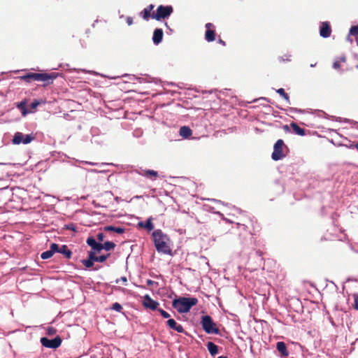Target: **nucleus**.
Segmentation results:
<instances>
[{"label": "nucleus", "mask_w": 358, "mask_h": 358, "mask_svg": "<svg viewBox=\"0 0 358 358\" xmlns=\"http://www.w3.org/2000/svg\"><path fill=\"white\" fill-rule=\"evenodd\" d=\"M152 239L156 250L164 254H171V249L169 246V238L162 232L161 229H156L152 232Z\"/></svg>", "instance_id": "nucleus-1"}, {"label": "nucleus", "mask_w": 358, "mask_h": 358, "mask_svg": "<svg viewBox=\"0 0 358 358\" xmlns=\"http://www.w3.org/2000/svg\"><path fill=\"white\" fill-rule=\"evenodd\" d=\"M57 78L55 73H28L24 76H20V79L27 83L31 81H40L43 83V86H47L52 83Z\"/></svg>", "instance_id": "nucleus-2"}, {"label": "nucleus", "mask_w": 358, "mask_h": 358, "mask_svg": "<svg viewBox=\"0 0 358 358\" xmlns=\"http://www.w3.org/2000/svg\"><path fill=\"white\" fill-rule=\"evenodd\" d=\"M197 303L198 299L194 297H179L173 301L172 306L179 313H185L189 312Z\"/></svg>", "instance_id": "nucleus-3"}, {"label": "nucleus", "mask_w": 358, "mask_h": 358, "mask_svg": "<svg viewBox=\"0 0 358 358\" xmlns=\"http://www.w3.org/2000/svg\"><path fill=\"white\" fill-rule=\"evenodd\" d=\"M201 324L202 326L203 329L207 334H220V329L217 327L216 324L213 322L212 317L209 315L202 316Z\"/></svg>", "instance_id": "nucleus-4"}, {"label": "nucleus", "mask_w": 358, "mask_h": 358, "mask_svg": "<svg viewBox=\"0 0 358 358\" xmlns=\"http://www.w3.org/2000/svg\"><path fill=\"white\" fill-rule=\"evenodd\" d=\"M173 11V9L171 6L160 5L155 12H152V19L159 21L170 16Z\"/></svg>", "instance_id": "nucleus-5"}, {"label": "nucleus", "mask_w": 358, "mask_h": 358, "mask_svg": "<svg viewBox=\"0 0 358 358\" xmlns=\"http://www.w3.org/2000/svg\"><path fill=\"white\" fill-rule=\"evenodd\" d=\"M287 146L285 145L284 141L282 139H279L273 145V151L271 155V157L275 161H278L283 159L285 157L284 149H286Z\"/></svg>", "instance_id": "nucleus-6"}, {"label": "nucleus", "mask_w": 358, "mask_h": 358, "mask_svg": "<svg viewBox=\"0 0 358 358\" xmlns=\"http://www.w3.org/2000/svg\"><path fill=\"white\" fill-rule=\"evenodd\" d=\"M62 338L58 336L53 339H49L46 337H42L41 338V343L43 346L52 349L59 348L62 344Z\"/></svg>", "instance_id": "nucleus-7"}, {"label": "nucleus", "mask_w": 358, "mask_h": 358, "mask_svg": "<svg viewBox=\"0 0 358 358\" xmlns=\"http://www.w3.org/2000/svg\"><path fill=\"white\" fill-rule=\"evenodd\" d=\"M34 139V137L30 134L24 135L21 132H17L15 134L12 142L13 144L18 145L21 143L27 144L31 143Z\"/></svg>", "instance_id": "nucleus-8"}, {"label": "nucleus", "mask_w": 358, "mask_h": 358, "mask_svg": "<svg viewBox=\"0 0 358 358\" xmlns=\"http://www.w3.org/2000/svg\"><path fill=\"white\" fill-rule=\"evenodd\" d=\"M206 31L205 32V39L208 42H212L215 40V25L210 22H208L205 25Z\"/></svg>", "instance_id": "nucleus-9"}, {"label": "nucleus", "mask_w": 358, "mask_h": 358, "mask_svg": "<svg viewBox=\"0 0 358 358\" xmlns=\"http://www.w3.org/2000/svg\"><path fill=\"white\" fill-rule=\"evenodd\" d=\"M86 242L92 248L90 252H94V255L97 252H100L103 250L102 243L96 242L92 236L88 237Z\"/></svg>", "instance_id": "nucleus-10"}, {"label": "nucleus", "mask_w": 358, "mask_h": 358, "mask_svg": "<svg viewBox=\"0 0 358 358\" xmlns=\"http://www.w3.org/2000/svg\"><path fill=\"white\" fill-rule=\"evenodd\" d=\"M143 306L146 308H150L152 310H157L158 306L159 305V303L155 300H153L149 295L146 294L143 297Z\"/></svg>", "instance_id": "nucleus-11"}, {"label": "nucleus", "mask_w": 358, "mask_h": 358, "mask_svg": "<svg viewBox=\"0 0 358 358\" xmlns=\"http://www.w3.org/2000/svg\"><path fill=\"white\" fill-rule=\"evenodd\" d=\"M331 33V29L329 22H322L320 26V36L322 38H328Z\"/></svg>", "instance_id": "nucleus-12"}, {"label": "nucleus", "mask_w": 358, "mask_h": 358, "mask_svg": "<svg viewBox=\"0 0 358 358\" xmlns=\"http://www.w3.org/2000/svg\"><path fill=\"white\" fill-rule=\"evenodd\" d=\"M138 173L141 176L146 177L152 180H155L159 176L157 171L150 169H141Z\"/></svg>", "instance_id": "nucleus-13"}, {"label": "nucleus", "mask_w": 358, "mask_h": 358, "mask_svg": "<svg viewBox=\"0 0 358 358\" xmlns=\"http://www.w3.org/2000/svg\"><path fill=\"white\" fill-rule=\"evenodd\" d=\"M154 7L155 6L152 4L148 5L140 13V16L146 21H148L150 17L152 18V10Z\"/></svg>", "instance_id": "nucleus-14"}, {"label": "nucleus", "mask_w": 358, "mask_h": 358, "mask_svg": "<svg viewBox=\"0 0 358 358\" xmlns=\"http://www.w3.org/2000/svg\"><path fill=\"white\" fill-rule=\"evenodd\" d=\"M169 328L176 330L178 333L185 332V329L181 324H178L173 319H169L166 322Z\"/></svg>", "instance_id": "nucleus-15"}, {"label": "nucleus", "mask_w": 358, "mask_h": 358, "mask_svg": "<svg viewBox=\"0 0 358 358\" xmlns=\"http://www.w3.org/2000/svg\"><path fill=\"white\" fill-rule=\"evenodd\" d=\"M94 252H88V259H83L81 262L86 268H90L94 266V262H95V259H94Z\"/></svg>", "instance_id": "nucleus-16"}, {"label": "nucleus", "mask_w": 358, "mask_h": 358, "mask_svg": "<svg viewBox=\"0 0 358 358\" xmlns=\"http://www.w3.org/2000/svg\"><path fill=\"white\" fill-rule=\"evenodd\" d=\"M163 31L162 29H156L154 31L152 41L155 45H158L162 41Z\"/></svg>", "instance_id": "nucleus-17"}, {"label": "nucleus", "mask_w": 358, "mask_h": 358, "mask_svg": "<svg viewBox=\"0 0 358 358\" xmlns=\"http://www.w3.org/2000/svg\"><path fill=\"white\" fill-rule=\"evenodd\" d=\"M276 348L278 351L280 353L281 356L287 357L289 355V352L287 350L286 345L284 342H278L276 344Z\"/></svg>", "instance_id": "nucleus-18"}, {"label": "nucleus", "mask_w": 358, "mask_h": 358, "mask_svg": "<svg viewBox=\"0 0 358 358\" xmlns=\"http://www.w3.org/2000/svg\"><path fill=\"white\" fill-rule=\"evenodd\" d=\"M138 226L141 227L146 229L148 231H150L154 229V224L152 223V218L149 217L146 222H141L138 223Z\"/></svg>", "instance_id": "nucleus-19"}, {"label": "nucleus", "mask_w": 358, "mask_h": 358, "mask_svg": "<svg viewBox=\"0 0 358 358\" xmlns=\"http://www.w3.org/2000/svg\"><path fill=\"white\" fill-rule=\"evenodd\" d=\"M291 127L292 128L294 132L297 135L303 136L306 135V131L304 129L301 128L297 124L292 122L290 124Z\"/></svg>", "instance_id": "nucleus-20"}, {"label": "nucleus", "mask_w": 358, "mask_h": 358, "mask_svg": "<svg viewBox=\"0 0 358 358\" xmlns=\"http://www.w3.org/2000/svg\"><path fill=\"white\" fill-rule=\"evenodd\" d=\"M179 133L183 138H189L192 134V131L190 128L186 126L180 127Z\"/></svg>", "instance_id": "nucleus-21"}, {"label": "nucleus", "mask_w": 358, "mask_h": 358, "mask_svg": "<svg viewBox=\"0 0 358 358\" xmlns=\"http://www.w3.org/2000/svg\"><path fill=\"white\" fill-rule=\"evenodd\" d=\"M207 348H208V350L210 352V354L212 355V356H215V355H217L218 353V346L216 345L213 342H208L207 343Z\"/></svg>", "instance_id": "nucleus-22"}, {"label": "nucleus", "mask_w": 358, "mask_h": 358, "mask_svg": "<svg viewBox=\"0 0 358 358\" xmlns=\"http://www.w3.org/2000/svg\"><path fill=\"white\" fill-rule=\"evenodd\" d=\"M346 62V57L345 56H341L335 59L333 63V68L336 70H339L341 64L345 63Z\"/></svg>", "instance_id": "nucleus-23"}, {"label": "nucleus", "mask_w": 358, "mask_h": 358, "mask_svg": "<svg viewBox=\"0 0 358 358\" xmlns=\"http://www.w3.org/2000/svg\"><path fill=\"white\" fill-rule=\"evenodd\" d=\"M59 253L63 254L67 259H70L72 255L71 251L66 245H63L62 247H60Z\"/></svg>", "instance_id": "nucleus-24"}, {"label": "nucleus", "mask_w": 358, "mask_h": 358, "mask_svg": "<svg viewBox=\"0 0 358 358\" xmlns=\"http://www.w3.org/2000/svg\"><path fill=\"white\" fill-rule=\"evenodd\" d=\"M26 106L27 101L25 100L22 101L17 105V108H19L21 110L22 116H25L29 113V111L27 110Z\"/></svg>", "instance_id": "nucleus-25"}, {"label": "nucleus", "mask_w": 358, "mask_h": 358, "mask_svg": "<svg viewBox=\"0 0 358 358\" xmlns=\"http://www.w3.org/2000/svg\"><path fill=\"white\" fill-rule=\"evenodd\" d=\"M106 231H114L117 234H122L124 231V229L122 227H116L114 226H106L104 227Z\"/></svg>", "instance_id": "nucleus-26"}, {"label": "nucleus", "mask_w": 358, "mask_h": 358, "mask_svg": "<svg viewBox=\"0 0 358 358\" xmlns=\"http://www.w3.org/2000/svg\"><path fill=\"white\" fill-rule=\"evenodd\" d=\"M275 91L287 103H290L289 95L285 92L284 89L280 88Z\"/></svg>", "instance_id": "nucleus-27"}, {"label": "nucleus", "mask_w": 358, "mask_h": 358, "mask_svg": "<svg viewBox=\"0 0 358 358\" xmlns=\"http://www.w3.org/2000/svg\"><path fill=\"white\" fill-rule=\"evenodd\" d=\"M116 245L113 242L106 241L102 244L103 250L110 251L115 248Z\"/></svg>", "instance_id": "nucleus-28"}, {"label": "nucleus", "mask_w": 358, "mask_h": 358, "mask_svg": "<svg viewBox=\"0 0 358 358\" xmlns=\"http://www.w3.org/2000/svg\"><path fill=\"white\" fill-rule=\"evenodd\" d=\"M109 256L110 254L103 255L101 256H96V255H94V259H95V262H103L109 257Z\"/></svg>", "instance_id": "nucleus-29"}, {"label": "nucleus", "mask_w": 358, "mask_h": 358, "mask_svg": "<svg viewBox=\"0 0 358 358\" xmlns=\"http://www.w3.org/2000/svg\"><path fill=\"white\" fill-rule=\"evenodd\" d=\"M53 255H54V253L50 250H49L45 252H43L41 254V257L43 259H47L52 257Z\"/></svg>", "instance_id": "nucleus-30"}, {"label": "nucleus", "mask_w": 358, "mask_h": 358, "mask_svg": "<svg viewBox=\"0 0 358 358\" xmlns=\"http://www.w3.org/2000/svg\"><path fill=\"white\" fill-rule=\"evenodd\" d=\"M349 34H350V35H352V36H357V35H358V27H357V25L351 27V28L350 29V31H349Z\"/></svg>", "instance_id": "nucleus-31"}, {"label": "nucleus", "mask_w": 358, "mask_h": 358, "mask_svg": "<svg viewBox=\"0 0 358 358\" xmlns=\"http://www.w3.org/2000/svg\"><path fill=\"white\" fill-rule=\"evenodd\" d=\"M111 309L117 312H120L122 309V307L119 303L116 302L112 305Z\"/></svg>", "instance_id": "nucleus-32"}, {"label": "nucleus", "mask_w": 358, "mask_h": 358, "mask_svg": "<svg viewBox=\"0 0 358 358\" xmlns=\"http://www.w3.org/2000/svg\"><path fill=\"white\" fill-rule=\"evenodd\" d=\"M59 247L57 243H52L50 250L53 252H59Z\"/></svg>", "instance_id": "nucleus-33"}, {"label": "nucleus", "mask_w": 358, "mask_h": 358, "mask_svg": "<svg viewBox=\"0 0 358 358\" xmlns=\"http://www.w3.org/2000/svg\"><path fill=\"white\" fill-rule=\"evenodd\" d=\"M157 310L161 314V315L164 318H169V317H170L169 313H168L166 311L164 310L163 309L158 308Z\"/></svg>", "instance_id": "nucleus-34"}, {"label": "nucleus", "mask_w": 358, "mask_h": 358, "mask_svg": "<svg viewBox=\"0 0 358 358\" xmlns=\"http://www.w3.org/2000/svg\"><path fill=\"white\" fill-rule=\"evenodd\" d=\"M291 57H292V55L290 54H287V55H285L284 56L279 57V59L282 62H290Z\"/></svg>", "instance_id": "nucleus-35"}, {"label": "nucleus", "mask_w": 358, "mask_h": 358, "mask_svg": "<svg viewBox=\"0 0 358 358\" xmlns=\"http://www.w3.org/2000/svg\"><path fill=\"white\" fill-rule=\"evenodd\" d=\"M41 103H43L42 101L38 100H34L30 105V107L31 109H35L37 108L38 106H39Z\"/></svg>", "instance_id": "nucleus-36"}, {"label": "nucleus", "mask_w": 358, "mask_h": 358, "mask_svg": "<svg viewBox=\"0 0 358 358\" xmlns=\"http://www.w3.org/2000/svg\"><path fill=\"white\" fill-rule=\"evenodd\" d=\"M105 235L103 233H98L96 238L99 242H102L104 239Z\"/></svg>", "instance_id": "nucleus-37"}, {"label": "nucleus", "mask_w": 358, "mask_h": 358, "mask_svg": "<svg viewBox=\"0 0 358 358\" xmlns=\"http://www.w3.org/2000/svg\"><path fill=\"white\" fill-rule=\"evenodd\" d=\"M120 282H122L123 284L125 285L126 282H127V278L125 276H122L120 278L116 280L117 283H119Z\"/></svg>", "instance_id": "nucleus-38"}, {"label": "nucleus", "mask_w": 358, "mask_h": 358, "mask_svg": "<svg viewBox=\"0 0 358 358\" xmlns=\"http://www.w3.org/2000/svg\"><path fill=\"white\" fill-rule=\"evenodd\" d=\"M355 308L358 310V294H354Z\"/></svg>", "instance_id": "nucleus-39"}, {"label": "nucleus", "mask_w": 358, "mask_h": 358, "mask_svg": "<svg viewBox=\"0 0 358 358\" xmlns=\"http://www.w3.org/2000/svg\"><path fill=\"white\" fill-rule=\"evenodd\" d=\"M127 22L129 25H131L133 24V19L131 17H127Z\"/></svg>", "instance_id": "nucleus-40"}, {"label": "nucleus", "mask_w": 358, "mask_h": 358, "mask_svg": "<svg viewBox=\"0 0 358 358\" xmlns=\"http://www.w3.org/2000/svg\"><path fill=\"white\" fill-rule=\"evenodd\" d=\"M155 284L157 285V282H155V281H153L152 280H150V279L147 280V285H153Z\"/></svg>", "instance_id": "nucleus-41"}, {"label": "nucleus", "mask_w": 358, "mask_h": 358, "mask_svg": "<svg viewBox=\"0 0 358 358\" xmlns=\"http://www.w3.org/2000/svg\"><path fill=\"white\" fill-rule=\"evenodd\" d=\"M48 331V334H53L55 331V330L53 328H49Z\"/></svg>", "instance_id": "nucleus-42"}, {"label": "nucleus", "mask_w": 358, "mask_h": 358, "mask_svg": "<svg viewBox=\"0 0 358 358\" xmlns=\"http://www.w3.org/2000/svg\"><path fill=\"white\" fill-rule=\"evenodd\" d=\"M218 43L222 44V45H226L225 42L223 40H222L221 38H220L218 40Z\"/></svg>", "instance_id": "nucleus-43"}, {"label": "nucleus", "mask_w": 358, "mask_h": 358, "mask_svg": "<svg viewBox=\"0 0 358 358\" xmlns=\"http://www.w3.org/2000/svg\"><path fill=\"white\" fill-rule=\"evenodd\" d=\"M350 36H351V35H350V34H349V35L347 36V41H350V43H352V38H350Z\"/></svg>", "instance_id": "nucleus-44"}, {"label": "nucleus", "mask_w": 358, "mask_h": 358, "mask_svg": "<svg viewBox=\"0 0 358 358\" xmlns=\"http://www.w3.org/2000/svg\"><path fill=\"white\" fill-rule=\"evenodd\" d=\"M217 358H228L227 356H220Z\"/></svg>", "instance_id": "nucleus-45"}, {"label": "nucleus", "mask_w": 358, "mask_h": 358, "mask_svg": "<svg viewBox=\"0 0 358 358\" xmlns=\"http://www.w3.org/2000/svg\"><path fill=\"white\" fill-rule=\"evenodd\" d=\"M355 147L356 148V149L358 151V143L355 144Z\"/></svg>", "instance_id": "nucleus-46"}, {"label": "nucleus", "mask_w": 358, "mask_h": 358, "mask_svg": "<svg viewBox=\"0 0 358 358\" xmlns=\"http://www.w3.org/2000/svg\"><path fill=\"white\" fill-rule=\"evenodd\" d=\"M315 66H316V64H310V67H315Z\"/></svg>", "instance_id": "nucleus-47"}, {"label": "nucleus", "mask_w": 358, "mask_h": 358, "mask_svg": "<svg viewBox=\"0 0 358 358\" xmlns=\"http://www.w3.org/2000/svg\"><path fill=\"white\" fill-rule=\"evenodd\" d=\"M285 128L286 129H288V126H287V125H285Z\"/></svg>", "instance_id": "nucleus-48"}, {"label": "nucleus", "mask_w": 358, "mask_h": 358, "mask_svg": "<svg viewBox=\"0 0 358 358\" xmlns=\"http://www.w3.org/2000/svg\"><path fill=\"white\" fill-rule=\"evenodd\" d=\"M356 42H357V45H358V38H357Z\"/></svg>", "instance_id": "nucleus-49"}, {"label": "nucleus", "mask_w": 358, "mask_h": 358, "mask_svg": "<svg viewBox=\"0 0 358 358\" xmlns=\"http://www.w3.org/2000/svg\"><path fill=\"white\" fill-rule=\"evenodd\" d=\"M357 27H358V24H357Z\"/></svg>", "instance_id": "nucleus-50"}]
</instances>
